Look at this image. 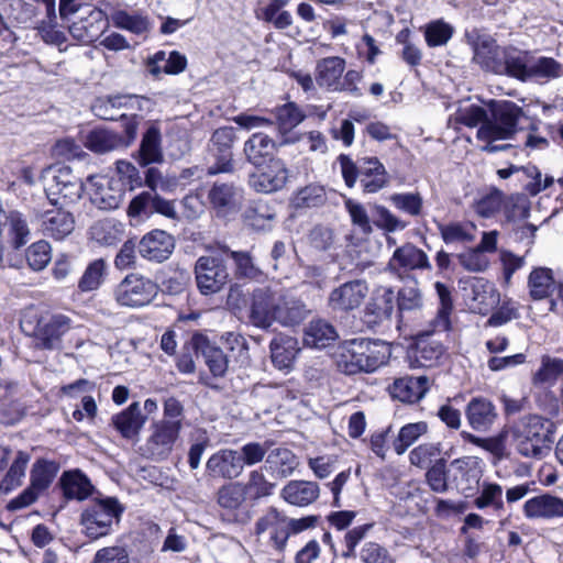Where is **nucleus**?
<instances>
[{
	"instance_id": "nucleus-1",
	"label": "nucleus",
	"mask_w": 563,
	"mask_h": 563,
	"mask_svg": "<svg viewBox=\"0 0 563 563\" xmlns=\"http://www.w3.org/2000/svg\"><path fill=\"white\" fill-rule=\"evenodd\" d=\"M488 106L489 114L477 130V139L485 143L481 151L486 153L507 151L512 147L510 143L497 142L514 139L525 113L511 101L492 100Z\"/></svg>"
},
{
	"instance_id": "nucleus-2",
	"label": "nucleus",
	"mask_w": 563,
	"mask_h": 563,
	"mask_svg": "<svg viewBox=\"0 0 563 563\" xmlns=\"http://www.w3.org/2000/svg\"><path fill=\"white\" fill-rule=\"evenodd\" d=\"M389 354L384 342L360 338L339 344L333 357L340 372L355 375L376 371L387 362Z\"/></svg>"
},
{
	"instance_id": "nucleus-3",
	"label": "nucleus",
	"mask_w": 563,
	"mask_h": 563,
	"mask_svg": "<svg viewBox=\"0 0 563 563\" xmlns=\"http://www.w3.org/2000/svg\"><path fill=\"white\" fill-rule=\"evenodd\" d=\"M512 434L522 456L540 459L550 450L553 423L539 416H528L515 426Z\"/></svg>"
},
{
	"instance_id": "nucleus-4",
	"label": "nucleus",
	"mask_w": 563,
	"mask_h": 563,
	"mask_svg": "<svg viewBox=\"0 0 563 563\" xmlns=\"http://www.w3.org/2000/svg\"><path fill=\"white\" fill-rule=\"evenodd\" d=\"M122 512L123 508L114 498L95 500L81 512L82 532L92 540L106 537L113 525L119 523Z\"/></svg>"
},
{
	"instance_id": "nucleus-5",
	"label": "nucleus",
	"mask_w": 563,
	"mask_h": 563,
	"mask_svg": "<svg viewBox=\"0 0 563 563\" xmlns=\"http://www.w3.org/2000/svg\"><path fill=\"white\" fill-rule=\"evenodd\" d=\"M42 177L47 198L54 205L57 203L58 197L69 202H74L81 197L84 185L69 167L51 166L44 170Z\"/></svg>"
},
{
	"instance_id": "nucleus-6",
	"label": "nucleus",
	"mask_w": 563,
	"mask_h": 563,
	"mask_svg": "<svg viewBox=\"0 0 563 563\" xmlns=\"http://www.w3.org/2000/svg\"><path fill=\"white\" fill-rule=\"evenodd\" d=\"M219 253L200 256L195 264L197 287L202 295H212L222 290L229 282V272L224 258Z\"/></svg>"
},
{
	"instance_id": "nucleus-7",
	"label": "nucleus",
	"mask_w": 563,
	"mask_h": 563,
	"mask_svg": "<svg viewBox=\"0 0 563 563\" xmlns=\"http://www.w3.org/2000/svg\"><path fill=\"white\" fill-rule=\"evenodd\" d=\"M59 470L58 463L46 459H38L32 466L30 473V486L18 497L13 498L8 508L11 510L22 509L33 504L40 494L46 490L54 481Z\"/></svg>"
},
{
	"instance_id": "nucleus-8",
	"label": "nucleus",
	"mask_w": 563,
	"mask_h": 563,
	"mask_svg": "<svg viewBox=\"0 0 563 563\" xmlns=\"http://www.w3.org/2000/svg\"><path fill=\"white\" fill-rule=\"evenodd\" d=\"M431 268L428 254L413 243L407 242L395 249L385 271L399 280H406L412 278L411 272L413 271H430Z\"/></svg>"
},
{
	"instance_id": "nucleus-9",
	"label": "nucleus",
	"mask_w": 563,
	"mask_h": 563,
	"mask_svg": "<svg viewBox=\"0 0 563 563\" xmlns=\"http://www.w3.org/2000/svg\"><path fill=\"white\" fill-rule=\"evenodd\" d=\"M157 294V285L140 274H129L114 289L115 301L125 307H142Z\"/></svg>"
},
{
	"instance_id": "nucleus-10",
	"label": "nucleus",
	"mask_w": 563,
	"mask_h": 563,
	"mask_svg": "<svg viewBox=\"0 0 563 563\" xmlns=\"http://www.w3.org/2000/svg\"><path fill=\"white\" fill-rule=\"evenodd\" d=\"M367 294L368 286L365 280H350L331 290L328 306L333 311L350 312L363 303Z\"/></svg>"
},
{
	"instance_id": "nucleus-11",
	"label": "nucleus",
	"mask_w": 563,
	"mask_h": 563,
	"mask_svg": "<svg viewBox=\"0 0 563 563\" xmlns=\"http://www.w3.org/2000/svg\"><path fill=\"white\" fill-rule=\"evenodd\" d=\"M279 294L268 288H258L253 291L250 306V322L260 329L267 330L275 322Z\"/></svg>"
},
{
	"instance_id": "nucleus-12",
	"label": "nucleus",
	"mask_w": 563,
	"mask_h": 563,
	"mask_svg": "<svg viewBox=\"0 0 563 563\" xmlns=\"http://www.w3.org/2000/svg\"><path fill=\"white\" fill-rule=\"evenodd\" d=\"M70 329L69 319L57 314L41 318L33 331L34 347L40 350H54L60 345L62 336Z\"/></svg>"
},
{
	"instance_id": "nucleus-13",
	"label": "nucleus",
	"mask_w": 563,
	"mask_h": 563,
	"mask_svg": "<svg viewBox=\"0 0 563 563\" xmlns=\"http://www.w3.org/2000/svg\"><path fill=\"white\" fill-rule=\"evenodd\" d=\"M35 221L44 236L56 241L64 240L75 229L73 214L62 208H53L36 212Z\"/></svg>"
},
{
	"instance_id": "nucleus-14",
	"label": "nucleus",
	"mask_w": 563,
	"mask_h": 563,
	"mask_svg": "<svg viewBox=\"0 0 563 563\" xmlns=\"http://www.w3.org/2000/svg\"><path fill=\"white\" fill-rule=\"evenodd\" d=\"M257 537L269 534V542L276 550H283L287 543L286 515L275 507H268L255 521Z\"/></svg>"
},
{
	"instance_id": "nucleus-15",
	"label": "nucleus",
	"mask_w": 563,
	"mask_h": 563,
	"mask_svg": "<svg viewBox=\"0 0 563 563\" xmlns=\"http://www.w3.org/2000/svg\"><path fill=\"white\" fill-rule=\"evenodd\" d=\"M289 173L286 164L279 159H271L261 170L250 176V186L257 192L271 194L283 189L288 180Z\"/></svg>"
},
{
	"instance_id": "nucleus-16",
	"label": "nucleus",
	"mask_w": 563,
	"mask_h": 563,
	"mask_svg": "<svg viewBox=\"0 0 563 563\" xmlns=\"http://www.w3.org/2000/svg\"><path fill=\"white\" fill-rule=\"evenodd\" d=\"M91 201L100 209H117L123 198V188L118 180L107 176H90L88 178Z\"/></svg>"
},
{
	"instance_id": "nucleus-17",
	"label": "nucleus",
	"mask_w": 563,
	"mask_h": 563,
	"mask_svg": "<svg viewBox=\"0 0 563 563\" xmlns=\"http://www.w3.org/2000/svg\"><path fill=\"white\" fill-rule=\"evenodd\" d=\"M243 473L240 453L233 449H221L209 456L206 474L210 478L232 481Z\"/></svg>"
},
{
	"instance_id": "nucleus-18",
	"label": "nucleus",
	"mask_w": 563,
	"mask_h": 563,
	"mask_svg": "<svg viewBox=\"0 0 563 563\" xmlns=\"http://www.w3.org/2000/svg\"><path fill=\"white\" fill-rule=\"evenodd\" d=\"M137 247L143 258L162 263L173 254L175 239L164 230H153L140 240Z\"/></svg>"
},
{
	"instance_id": "nucleus-19",
	"label": "nucleus",
	"mask_w": 563,
	"mask_h": 563,
	"mask_svg": "<svg viewBox=\"0 0 563 563\" xmlns=\"http://www.w3.org/2000/svg\"><path fill=\"white\" fill-rule=\"evenodd\" d=\"M106 27L104 14L100 9L84 7L80 16L69 25L70 34L84 43L93 42Z\"/></svg>"
},
{
	"instance_id": "nucleus-20",
	"label": "nucleus",
	"mask_w": 563,
	"mask_h": 563,
	"mask_svg": "<svg viewBox=\"0 0 563 563\" xmlns=\"http://www.w3.org/2000/svg\"><path fill=\"white\" fill-rule=\"evenodd\" d=\"M430 386L431 380L427 376H404L388 386V393L391 398L401 402L415 404L426 396Z\"/></svg>"
},
{
	"instance_id": "nucleus-21",
	"label": "nucleus",
	"mask_w": 563,
	"mask_h": 563,
	"mask_svg": "<svg viewBox=\"0 0 563 563\" xmlns=\"http://www.w3.org/2000/svg\"><path fill=\"white\" fill-rule=\"evenodd\" d=\"M181 428L175 423L156 422L147 441V450L155 459L166 457L173 450Z\"/></svg>"
},
{
	"instance_id": "nucleus-22",
	"label": "nucleus",
	"mask_w": 563,
	"mask_h": 563,
	"mask_svg": "<svg viewBox=\"0 0 563 563\" xmlns=\"http://www.w3.org/2000/svg\"><path fill=\"white\" fill-rule=\"evenodd\" d=\"M507 56V48L500 47L494 40H479L474 49V62L482 68L503 75L505 73L504 59Z\"/></svg>"
},
{
	"instance_id": "nucleus-23",
	"label": "nucleus",
	"mask_w": 563,
	"mask_h": 563,
	"mask_svg": "<svg viewBox=\"0 0 563 563\" xmlns=\"http://www.w3.org/2000/svg\"><path fill=\"white\" fill-rule=\"evenodd\" d=\"M310 310L299 298L279 294L275 322L285 328H295L301 324L309 316Z\"/></svg>"
},
{
	"instance_id": "nucleus-24",
	"label": "nucleus",
	"mask_w": 563,
	"mask_h": 563,
	"mask_svg": "<svg viewBox=\"0 0 563 563\" xmlns=\"http://www.w3.org/2000/svg\"><path fill=\"white\" fill-rule=\"evenodd\" d=\"M443 353V345L439 341L430 339L428 333H421L408 358L411 367H431L439 362Z\"/></svg>"
},
{
	"instance_id": "nucleus-25",
	"label": "nucleus",
	"mask_w": 563,
	"mask_h": 563,
	"mask_svg": "<svg viewBox=\"0 0 563 563\" xmlns=\"http://www.w3.org/2000/svg\"><path fill=\"white\" fill-rule=\"evenodd\" d=\"M271 358L279 369L292 367L299 352V341L290 335L279 333L269 343Z\"/></svg>"
},
{
	"instance_id": "nucleus-26",
	"label": "nucleus",
	"mask_w": 563,
	"mask_h": 563,
	"mask_svg": "<svg viewBox=\"0 0 563 563\" xmlns=\"http://www.w3.org/2000/svg\"><path fill=\"white\" fill-rule=\"evenodd\" d=\"M360 183L363 191L374 194L388 184V175L384 165L376 157L360 161Z\"/></svg>"
},
{
	"instance_id": "nucleus-27",
	"label": "nucleus",
	"mask_w": 563,
	"mask_h": 563,
	"mask_svg": "<svg viewBox=\"0 0 563 563\" xmlns=\"http://www.w3.org/2000/svg\"><path fill=\"white\" fill-rule=\"evenodd\" d=\"M465 416L468 424L476 431L488 430L497 418L495 406L482 397L473 398L466 406Z\"/></svg>"
},
{
	"instance_id": "nucleus-28",
	"label": "nucleus",
	"mask_w": 563,
	"mask_h": 563,
	"mask_svg": "<svg viewBox=\"0 0 563 563\" xmlns=\"http://www.w3.org/2000/svg\"><path fill=\"white\" fill-rule=\"evenodd\" d=\"M319 495V485L309 481H290L280 493L286 503L297 507H305L314 503Z\"/></svg>"
},
{
	"instance_id": "nucleus-29",
	"label": "nucleus",
	"mask_w": 563,
	"mask_h": 563,
	"mask_svg": "<svg viewBox=\"0 0 563 563\" xmlns=\"http://www.w3.org/2000/svg\"><path fill=\"white\" fill-rule=\"evenodd\" d=\"M523 512L528 518L563 517V499L549 494L539 495L525 503Z\"/></svg>"
},
{
	"instance_id": "nucleus-30",
	"label": "nucleus",
	"mask_w": 563,
	"mask_h": 563,
	"mask_svg": "<svg viewBox=\"0 0 563 563\" xmlns=\"http://www.w3.org/2000/svg\"><path fill=\"white\" fill-rule=\"evenodd\" d=\"M472 309L479 314H487L499 303V292L494 284L484 279L475 278L472 284Z\"/></svg>"
},
{
	"instance_id": "nucleus-31",
	"label": "nucleus",
	"mask_w": 563,
	"mask_h": 563,
	"mask_svg": "<svg viewBox=\"0 0 563 563\" xmlns=\"http://www.w3.org/2000/svg\"><path fill=\"white\" fill-rule=\"evenodd\" d=\"M454 481L464 484V489H473L479 483L483 474L482 461L476 456L455 459L450 464Z\"/></svg>"
},
{
	"instance_id": "nucleus-32",
	"label": "nucleus",
	"mask_w": 563,
	"mask_h": 563,
	"mask_svg": "<svg viewBox=\"0 0 563 563\" xmlns=\"http://www.w3.org/2000/svg\"><path fill=\"white\" fill-rule=\"evenodd\" d=\"M146 417L141 413L139 402H132L125 410L112 417L113 427L125 439H134L142 430Z\"/></svg>"
},
{
	"instance_id": "nucleus-33",
	"label": "nucleus",
	"mask_w": 563,
	"mask_h": 563,
	"mask_svg": "<svg viewBox=\"0 0 563 563\" xmlns=\"http://www.w3.org/2000/svg\"><path fill=\"white\" fill-rule=\"evenodd\" d=\"M148 99L139 96H113L96 106L98 115L103 120H117L121 110L142 109V103Z\"/></svg>"
},
{
	"instance_id": "nucleus-34",
	"label": "nucleus",
	"mask_w": 563,
	"mask_h": 563,
	"mask_svg": "<svg viewBox=\"0 0 563 563\" xmlns=\"http://www.w3.org/2000/svg\"><path fill=\"white\" fill-rule=\"evenodd\" d=\"M192 343L197 352H201L205 362L213 376H223L228 369V358L223 351L211 344L203 335L196 334Z\"/></svg>"
},
{
	"instance_id": "nucleus-35",
	"label": "nucleus",
	"mask_w": 563,
	"mask_h": 563,
	"mask_svg": "<svg viewBox=\"0 0 563 563\" xmlns=\"http://www.w3.org/2000/svg\"><path fill=\"white\" fill-rule=\"evenodd\" d=\"M345 69V60L338 56L325 57L317 63L316 81L320 87L334 91Z\"/></svg>"
},
{
	"instance_id": "nucleus-36",
	"label": "nucleus",
	"mask_w": 563,
	"mask_h": 563,
	"mask_svg": "<svg viewBox=\"0 0 563 563\" xmlns=\"http://www.w3.org/2000/svg\"><path fill=\"white\" fill-rule=\"evenodd\" d=\"M394 312V290L388 288L384 294L369 302L364 311V322L375 328L391 318Z\"/></svg>"
},
{
	"instance_id": "nucleus-37",
	"label": "nucleus",
	"mask_w": 563,
	"mask_h": 563,
	"mask_svg": "<svg viewBox=\"0 0 563 563\" xmlns=\"http://www.w3.org/2000/svg\"><path fill=\"white\" fill-rule=\"evenodd\" d=\"M162 136L161 131L156 126H151L144 133L140 148L137 152V163L141 166H147L153 163H162L163 162V151H162Z\"/></svg>"
},
{
	"instance_id": "nucleus-38",
	"label": "nucleus",
	"mask_w": 563,
	"mask_h": 563,
	"mask_svg": "<svg viewBox=\"0 0 563 563\" xmlns=\"http://www.w3.org/2000/svg\"><path fill=\"white\" fill-rule=\"evenodd\" d=\"M64 495L70 499L84 500L92 493L90 481L80 471L65 472L60 478Z\"/></svg>"
},
{
	"instance_id": "nucleus-39",
	"label": "nucleus",
	"mask_w": 563,
	"mask_h": 563,
	"mask_svg": "<svg viewBox=\"0 0 563 563\" xmlns=\"http://www.w3.org/2000/svg\"><path fill=\"white\" fill-rule=\"evenodd\" d=\"M89 236L101 245H114L122 240L123 224L113 219L99 220L90 227Z\"/></svg>"
},
{
	"instance_id": "nucleus-40",
	"label": "nucleus",
	"mask_w": 563,
	"mask_h": 563,
	"mask_svg": "<svg viewBox=\"0 0 563 563\" xmlns=\"http://www.w3.org/2000/svg\"><path fill=\"white\" fill-rule=\"evenodd\" d=\"M275 141L266 134L254 133L244 144L246 159L253 165H261L273 154Z\"/></svg>"
},
{
	"instance_id": "nucleus-41",
	"label": "nucleus",
	"mask_w": 563,
	"mask_h": 563,
	"mask_svg": "<svg viewBox=\"0 0 563 563\" xmlns=\"http://www.w3.org/2000/svg\"><path fill=\"white\" fill-rule=\"evenodd\" d=\"M336 338L334 327L321 319L312 320L305 330V343L316 349L328 346Z\"/></svg>"
},
{
	"instance_id": "nucleus-42",
	"label": "nucleus",
	"mask_w": 563,
	"mask_h": 563,
	"mask_svg": "<svg viewBox=\"0 0 563 563\" xmlns=\"http://www.w3.org/2000/svg\"><path fill=\"white\" fill-rule=\"evenodd\" d=\"M30 460V454L24 451H19L15 454L9 470L0 482V493L8 494L21 486Z\"/></svg>"
},
{
	"instance_id": "nucleus-43",
	"label": "nucleus",
	"mask_w": 563,
	"mask_h": 563,
	"mask_svg": "<svg viewBox=\"0 0 563 563\" xmlns=\"http://www.w3.org/2000/svg\"><path fill=\"white\" fill-rule=\"evenodd\" d=\"M123 137L115 132L96 129L86 137V146L98 154L108 153L123 147Z\"/></svg>"
},
{
	"instance_id": "nucleus-44",
	"label": "nucleus",
	"mask_w": 563,
	"mask_h": 563,
	"mask_svg": "<svg viewBox=\"0 0 563 563\" xmlns=\"http://www.w3.org/2000/svg\"><path fill=\"white\" fill-rule=\"evenodd\" d=\"M8 236L13 249H20L27 243L31 230L24 214L16 210L8 212Z\"/></svg>"
},
{
	"instance_id": "nucleus-45",
	"label": "nucleus",
	"mask_w": 563,
	"mask_h": 563,
	"mask_svg": "<svg viewBox=\"0 0 563 563\" xmlns=\"http://www.w3.org/2000/svg\"><path fill=\"white\" fill-rule=\"evenodd\" d=\"M439 232L446 244L468 243L475 240L476 227L473 223L451 222L439 224Z\"/></svg>"
},
{
	"instance_id": "nucleus-46",
	"label": "nucleus",
	"mask_w": 563,
	"mask_h": 563,
	"mask_svg": "<svg viewBox=\"0 0 563 563\" xmlns=\"http://www.w3.org/2000/svg\"><path fill=\"white\" fill-rule=\"evenodd\" d=\"M217 503L228 510L240 508L247 498L244 486L240 482H229L217 492Z\"/></svg>"
},
{
	"instance_id": "nucleus-47",
	"label": "nucleus",
	"mask_w": 563,
	"mask_h": 563,
	"mask_svg": "<svg viewBox=\"0 0 563 563\" xmlns=\"http://www.w3.org/2000/svg\"><path fill=\"white\" fill-rule=\"evenodd\" d=\"M528 285L533 299L540 300L547 298L554 288L552 271L544 267L533 269L530 273Z\"/></svg>"
},
{
	"instance_id": "nucleus-48",
	"label": "nucleus",
	"mask_w": 563,
	"mask_h": 563,
	"mask_svg": "<svg viewBox=\"0 0 563 563\" xmlns=\"http://www.w3.org/2000/svg\"><path fill=\"white\" fill-rule=\"evenodd\" d=\"M266 463L269 465V468L277 472L280 477L289 476L298 465L295 454L285 448H277L269 451Z\"/></svg>"
},
{
	"instance_id": "nucleus-49",
	"label": "nucleus",
	"mask_w": 563,
	"mask_h": 563,
	"mask_svg": "<svg viewBox=\"0 0 563 563\" xmlns=\"http://www.w3.org/2000/svg\"><path fill=\"white\" fill-rule=\"evenodd\" d=\"M247 497L257 500L273 494L275 484L267 481L262 468L250 472L247 482L243 484Z\"/></svg>"
},
{
	"instance_id": "nucleus-50",
	"label": "nucleus",
	"mask_w": 563,
	"mask_h": 563,
	"mask_svg": "<svg viewBox=\"0 0 563 563\" xmlns=\"http://www.w3.org/2000/svg\"><path fill=\"white\" fill-rule=\"evenodd\" d=\"M427 431H428V424L423 421L408 423V424L404 426L399 430L397 438L393 442L395 452L398 455L404 454L407 451V449L410 445H412Z\"/></svg>"
},
{
	"instance_id": "nucleus-51",
	"label": "nucleus",
	"mask_w": 563,
	"mask_h": 563,
	"mask_svg": "<svg viewBox=\"0 0 563 563\" xmlns=\"http://www.w3.org/2000/svg\"><path fill=\"white\" fill-rule=\"evenodd\" d=\"M288 0H271L266 7L261 10V18L272 23L276 29H286L292 23L291 14L283 10Z\"/></svg>"
},
{
	"instance_id": "nucleus-52",
	"label": "nucleus",
	"mask_w": 563,
	"mask_h": 563,
	"mask_svg": "<svg viewBox=\"0 0 563 563\" xmlns=\"http://www.w3.org/2000/svg\"><path fill=\"white\" fill-rule=\"evenodd\" d=\"M30 268L35 272L44 269L52 260V247L47 241L40 240L31 244L25 252Z\"/></svg>"
},
{
	"instance_id": "nucleus-53",
	"label": "nucleus",
	"mask_w": 563,
	"mask_h": 563,
	"mask_svg": "<svg viewBox=\"0 0 563 563\" xmlns=\"http://www.w3.org/2000/svg\"><path fill=\"white\" fill-rule=\"evenodd\" d=\"M434 287L440 298L441 308L439 309L437 318L433 321V332H445L450 328L449 316L452 309L451 292L449 288L440 282H437Z\"/></svg>"
},
{
	"instance_id": "nucleus-54",
	"label": "nucleus",
	"mask_w": 563,
	"mask_h": 563,
	"mask_svg": "<svg viewBox=\"0 0 563 563\" xmlns=\"http://www.w3.org/2000/svg\"><path fill=\"white\" fill-rule=\"evenodd\" d=\"M239 189L233 184L216 183L209 191V200L214 208H231L235 205Z\"/></svg>"
},
{
	"instance_id": "nucleus-55",
	"label": "nucleus",
	"mask_w": 563,
	"mask_h": 563,
	"mask_svg": "<svg viewBox=\"0 0 563 563\" xmlns=\"http://www.w3.org/2000/svg\"><path fill=\"white\" fill-rule=\"evenodd\" d=\"M279 130L288 131L299 125L306 118L305 113L294 102H288L274 110Z\"/></svg>"
},
{
	"instance_id": "nucleus-56",
	"label": "nucleus",
	"mask_w": 563,
	"mask_h": 563,
	"mask_svg": "<svg viewBox=\"0 0 563 563\" xmlns=\"http://www.w3.org/2000/svg\"><path fill=\"white\" fill-rule=\"evenodd\" d=\"M219 251H221V254L230 255L234 260L238 275L249 278L260 275V269L255 266L249 252L230 251L227 245H221Z\"/></svg>"
},
{
	"instance_id": "nucleus-57",
	"label": "nucleus",
	"mask_w": 563,
	"mask_h": 563,
	"mask_svg": "<svg viewBox=\"0 0 563 563\" xmlns=\"http://www.w3.org/2000/svg\"><path fill=\"white\" fill-rule=\"evenodd\" d=\"M114 26L128 30L135 34H143L148 30L147 20L140 14H129L125 11H117L111 15Z\"/></svg>"
},
{
	"instance_id": "nucleus-58",
	"label": "nucleus",
	"mask_w": 563,
	"mask_h": 563,
	"mask_svg": "<svg viewBox=\"0 0 563 563\" xmlns=\"http://www.w3.org/2000/svg\"><path fill=\"white\" fill-rule=\"evenodd\" d=\"M503 66L506 68L504 73L506 75L519 79L530 76V68L526 64V55L516 48H507V56L504 59Z\"/></svg>"
},
{
	"instance_id": "nucleus-59",
	"label": "nucleus",
	"mask_w": 563,
	"mask_h": 563,
	"mask_svg": "<svg viewBox=\"0 0 563 563\" xmlns=\"http://www.w3.org/2000/svg\"><path fill=\"white\" fill-rule=\"evenodd\" d=\"M453 27L441 21H433L426 26L424 37L430 47L441 46L452 37Z\"/></svg>"
},
{
	"instance_id": "nucleus-60",
	"label": "nucleus",
	"mask_w": 563,
	"mask_h": 563,
	"mask_svg": "<svg viewBox=\"0 0 563 563\" xmlns=\"http://www.w3.org/2000/svg\"><path fill=\"white\" fill-rule=\"evenodd\" d=\"M410 279L412 285L404 286L398 291L397 303L399 311H411L422 306V296L417 287V280L415 278Z\"/></svg>"
},
{
	"instance_id": "nucleus-61",
	"label": "nucleus",
	"mask_w": 563,
	"mask_h": 563,
	"mask_svg": "<svg viewBox=\"0 0 563 563\" xmlns=\"http://www.w3.org/2000/svg\"><path fill=\"white\" fill-rule=\"evenodd\" d=\"M503 488L500 485L495 483H484L479 496L474 499V505L479 508L494 507L495 509H501L503 504Z\"/></svg>"
},
{
	"instance_id": "nucleus-62",
	"label": "nucleus",
	"mask_w": 563,
	"mask_h": 563,
	"mask_svg": "<svg viewBox=\"0 0 563 563\" xmlns=\"http://www.w3.org/2000/svg\"><path fill=\"white\" fill-rule=\"evenodd\" d=\"M505 197L498 189H493L490 192L476 201L474 209L475 212L483 217H493L496 212L503 209Z\"/></svg>"
},
{
	"instance_id": "nucleus-63",
	"label": "nucleus",
	"mask_w": 563,
	"mask_h": 563,
	"mask_svg": "<svg viewBox=\"0 0 563 563\" xmlns=\"http://www.w3.org/2000/svg\"><path fill=\"white\" fill-rule=\"evenodd\" d=\"M106 264L103 260H96L88 265L84 275L81 276L78 287L82 291H91L97 289L102 280Z\"/></svg>"
},
{
	"instance_id": "nucleus-64",
	"label": "nucleus",
	"mask_w": 563,
	"mask_h": 563,
	"mask_svg": "<svg viewBox=\"0 0 563 563\" xmlns=\"http://www.w3.org/2000/svg\"><path fill=\"white\" fill-rule=\"evenodd\" d=\"M90 563H130V558L124 547L111 545L98 550Z\"/></svg>"
}]
</instances>
